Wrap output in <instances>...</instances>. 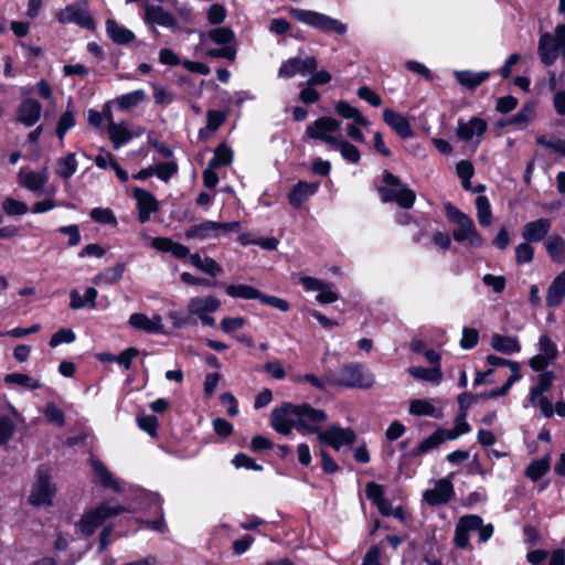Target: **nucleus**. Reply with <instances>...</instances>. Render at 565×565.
Listing matches in <instances>:
<instances>
[{"label":"nucleus","instance_id":"nucleus-1","mask_svg":"<svg viewBox=\"0 0 565 565\" xmlns=\"http://www.w3.org/2000/svg\"><path fill=\"white\" fill-rule=\"evenodd\" d=\"M328 419L323 409L315 408L307 403H285L273 409L270 425L279 434L288 436L296 428L301 435L321 431L320 425Z\"/></svg>","mask_w":565,"mask_h":565},{"label":"nucleus","instance_id":"nucleus-2","mask_svg":"<svg viewBox=\"0 0 565 565\" xmlns=\"http://www.w3.org/2000/svg\"><path fill=\"white\" fill-rule=\"evenodd\" d=\"M473 532L478 533L479 543H486L493 535L494 527L491 523L484 524L477 514L463 515L456 523L454 544L461 550H471L470 533Z\"/></svg>","mask_w":565,"mask_h":565},{"label":"nucleus","instance_id":"nucleus-3","mask_svg":"<svg viewBox=\"0 0 565 565\" xmlns=\"http://www.w3.org/2000/svg\"><path fill=\"white\" fill-rule=\"evenodd\" d=\"M328 384L351 388H371L375 379L372 372L365 370L359 363H350L341 366L327 375Z\"/></svg>","mask_w":565,"mask_h":565},{"label":"nucleus","instance_id":"nucleus-4","mask_svg":"<svg viewBox=\"0 0 565 565\" xmlns=\"http://www.w3.org/2000/svg\"><path fill=\"white\" fill-rule=\"evenodd\" d=\"M377 192L382 202H394L404 210L413 207L416 201L415 192L387 170L383 173V184L377 188Z\"/></svg>","mask_w":565,"mask_h":565},{"label":"nucleus","instance_id":"nucleus-5","mask_svg":"<svg viewBox=\"0 0 565 565\" xmlns=\"http://www.w3.org/2000/svg\"><path fill=\"white\" fill-rule=\"evenodd\" d=\"M289 12L297 21L323 33L344 35L348 32L345 23L324 13L299 8H291Z\"/></svg>","mask_w":565,"mask_h":565},{"label":"nucleus","instance_id":"nucleus-6","mask_svg":"<svg viewBox=\"0 0 565 565\" xmlns=\"http://www.w3.org/2000/svg\"><path fill=\"white\" fill-rule=\"evenodd\" d=\"M565 50V23H558L553 33L544 32L540 35L537 44V54L541 62L546 65H553L559 52Z\"/></svg>","mask_w":565,"mask_h":565},{"label":"nucleus","instance_id":"nucleus-7","mask_svg":"<svg viewBox=\"0 0 565 565\" xmlns=\"http://www.w3.org/2000/svg\"><path fill=\"white\" fill-rule=\"evenodd\" d=\"M448 217L457 224V228L454 230V239L458 243L468 241L469 245L479 248L483 245L484 241L478 233L473 220L454 207L451 204L447 205Z\"/></svg>","mask_w":565,"mask_h":565},{"label":"nucleus","instance_id":"nucleus-8","mask_svg":"<svg viewBox=\"0 0 565 565\" xmlns=\"http://www.w3.org/2000/svg\"><path fill=\"white\" fill-rule=\"evenodd\" d=\"M241 225L238 222H214L204 221L199 224L191 225L184 232L188 241H209L217 239L223 234L237 232Z\"/></svg>","mask_w":565,"mask_h":565},{"label":"nucleus","instance_id":"nucleus-9","mask_svg":"<svg viewBox=\"0 0 565 565\" xmlns=\"http://www.w3.org/2000/svg\"><path fill=\"white\" fill-rule=\"evenodd\" d=\"M124 512H126V508L122 505L110 507L108 503H102L95 509L85 512L76 526L83 534L92 535L96 529L105 522V520Z\"/></svg>","mask_w":565,"mask_h":565},{"label":"nucleus","instance_id":"nucleus-10","mask_svg":"<svg viewBox=\"0 0 565 565\" xmlns=\"http://www.w3.org/2000/svg\"><path fill=\"white\" fill-rule=\"evenodd\" d=\"M225 291L232 298H241L245 300L258 299L263 303L274 307L281 312H287L290 309L289 302L287 300L276 296L265 295L249 285H227Z\"/></svg>","mask_w":565,"mask_h":565},{"label":"nucleus","instance_id":"nucleus-11","mask_svg":"<svg viewBox=\"0 0 565 565\" xmlns=\"http://www.w3.org/2000/svg\"><path fill=\"white\" fill-rule=\"evenodd\" d=\"M60 23H74L83 29L95 30V22L87 11V0L66 6L56 13Z\"/></svg>","mask_w":565,"mask_h":565},{"label":"nucleus","instance_id":"nucleus-12","mask_svg":"<svg viewBox=\"0 0 565 565\" xmlns=\"http://www.w3.org/2000/svg\"><path fill=\"white\" fill-rule=\"evenodd\" d=\"M340 128L341 122L339 120L323 116L307 126L306 136L310 139L323 141L331 147L339 138V136H334V134L339 132Z\"/></svg>","mask_w":565,"mask_h":565},{"label":"nucleus","instance_id":"nucleus-13","mask_svg":"<svg viewBox=\"0 0 565 565\" xmlns=\"http://www.w3.org/2000/svg\"><path fill=\"white\" fill-rule=\"evenodd\" d=\"M55 494L56 487L51 481V477L46 471L39 469L36 472V481L29 495L30 504L34 507L52 505Z\"/></svg>","mask_w":565,"mask_h":565},{"label":"nucleus","instance_id":"nucleus-14","mask_svg":"<svg viewBox=\"0 0 565 565\" xmlns=\"http://www.w3.org/2000/svg\"><path fill=\"white\" fill-rule=\"evenodd\" d=\"M318 440L332 447L334 450H340L343 446H351L355 443L356 435L351 428H343L339 425H331L327 429H321L318 433Z\"/></svg>","mask_w":565,"mask_h":565},{"label":"nucleus","instance_id":"nucleus-15","mask_svg":"<svg viewBox=\"0 0 565 565\" xmlns=\"http://www.w3.org/2000/svg\"><path fill=\"white\" fill-rule=\"evenodd\" d=\"M105 115L108 120V137L115 149H119L127 145L132 138L140 137L143 134V129L141 128L131 130L125 121L115 122L109 109Z\"/></svg>","mask_w":565,"mask_h":565},{"label":"nucleus","instance_id":"nucleus-16","mask_svg":"<svg viewBox=\"0 0 565 565\" xmlns=\"http://www.w3.org/2000/svg\"><path fill=\"white\" fill-rule=\"evenodd\" d=\"M318 67V61L313 56L305 58L300 56L290 57L284 61L278 68V76L281 78H291L296 75H307L315 72Z\"/></svg>","mask_w":565,"mask_h":565},{"label":"nucleus","instance_id":"nucleus-17","mask_svg":"<svg viewBox=\"0 0 565 565\" xmlns=\"http://www.w3.org/2000/svg\"><path fill=\"white\" fill-rule=\"evenodd\" d=\"M365 494L366 498L371 500L374 505H376L382 515L388 516L393 514L396 519H404L403 508L397 507L393 511L391 502L385 499L383 486L375 483L373 481L367 482L365 487Z\"/></svg>","mask_w":565,"mask_h":565},{"label":"nucleus","instance_id":"nucleus-18","mask_svg":"<svg viewBox=\"0 0 565 565\" xmlns=\"http://www.w3.org/2000/svg\"><path fill=\"white\" fill-rule=\"evenodd\" d=\"M454 473H450L446 478L439 479L433 489H427L423 493L424 500L430 505L446 504L455 495L454 486L451 478Z\"/></svg>","mask_w":565,"mask_h":565},{"label":"nucleus","instance_id":"nucleus-19","mask_svg":"<svg viewBox=\"0 0 565 565\" xmlns=\"http://www.w3.org/2000/svg\"><path fill=\"white\" fill-rule=\"evenodd\" d=\"M42 105L32 97H25L18 106L15 120L26 128L33 127L41 118Z\"/></svg>","mask_w":565,"mask_h":565},{"label":"nucleus","instance_id":"nucleus-20","mask_svg":"<svg viewBox=\"0 0 565 565\" xmlns=\"http://www.w3.org/2000/svg\"><path fill=\"white\" fill-rule=\"evenodd\" d=\"M134 198L137 201L138 220L140 223H146L150 220L152 213L158 212L159 202L153 194L141 188H134Z\"/></svg>","mask_w":565,"mask_h":565},{"label":"nucleus","instance_id":"nucleus-21","mask_svg":"<svg viewBox=\"0 0 565 565\" xmlns=\"http://www.w3.org/2000/svg\"><path fill=\"white\" fill-rule=\"evenodd\" d=\"M220 307L221 301L215 296H195L189 299L186 311L191 316L201 317L205 313L216 312Z\"/></svg>","mask_w":565,"mask_h":565},{"label":"nucleus","instance_id":"nucleus-22","mask_svg":"<svg viewBox=\"0 0 565 565\" xmlns=\"http://www.w3.org/2000/svg\"><path fill=\"white\" fill-rule=\"evenodd\" d=\"M488 124L479 117H472L468 121L459 119L456 128L458 138L462 141H470L473 137H479L487 131Z\"/></svg>","mask_w":565,"mask_h":565},{"label":"nucleus","instance_id":"nucleus-23","mask_svg":"<svg viewBox=\"0 0 565 565\" xmlns=\"http://www.w3.org/2000/svg\"><path fill=\"white\" fill-rule=\"evenodd\" d=\"M49 181L47 169L42 171H26L21 169L18 173V182L20 185L31 192H40Z\"/></svg>","mask_w":565,"mask_h":565},{"label":"nucleus","instance_id":"nucleus-24","mask_svg":"<svg viewBox=\"0 0 565 565\" xmlns=\"http://www.w3.org/2000/svg\"><path fill=\"white\" fill-rule=\"evenodd\" d=\"M143 20L150 25L164 28H174L175 25L173 15L160 6L146 4Z\"/></svg>","mask_w":565,"mask_h":565},{"label":"nucleus","instance_id":"nucleus-25","mask_svg":"<svg viewBox=\"0 0 565 565\" xmlns=\"http://www.w3.org/2000/svg\"><path fill=\"white\" fill-rule=\"evenodd\" d=\"M383 120L401 138L413 137V130L407 118L392 109L383 110Z\"/></svg>","mask_w":565,"mask_h":565},{"label":"nucleus","instance_id":"nucleus-26","mask_svg":"<svg viewBox=\"0 0 565 565\" xmlns=\"http://www.w3.org/2000/svg\"><path fill=\"white\" fill-rule=\"evenodd\" d=\"M551 221L548 218H539L524 225L522 237L524 241L534 243L542 241L551 230Z\"/></svg>","mask_w":565,"mask_h":565},{"label":"nucleus","instance_id":"nucleus-27","mask_svg":"<svg viewBox=\"0 0 565 565\" xmlns=\"http://www.w3.org/2000/svg\"><path fill=\"white\" fill-rule=\"evenodd\" d=\"M128 322L132 328L148 333L160 332L163 328L160 315H153L152 318H148L145 313H132Z\"/></svg>","mask_w":565,"mask_h":565},{"label":"nucleus","instance_id":"nucleus-28","mask_svg":"<svg viewBox=\"0 0 565 565\" xmlns=\"http://www.w3.org/2000/svg\"><path fill=\"white\" fill-rule=\"evenodd\" d=\"M151 246L157 250L171 253L175 258L183 259L190 258V248L181 243L173 242L168 237H154L151 241Z\"/></svg>","mask_w":565,"mask_h":565},{"label":"nucleus","instance_id":"nucleus-29","mask_svg":"<svg viewBox=\"0 0 565 565\" xmlns=\"http://www.w3.org/2000/svg\"><path fill=\"white\" fill-rule=\"evenodd\" d=\"M191 265L198 270L209 275L210 277H217L223 274L222 266L212 257H202L199 253L190 255Z\"/></svg>","mask_w":565,"mask_h":565},{"label":"nucleus","instance_id":"nucleus-30","mask_svg":"<svg viewBox=\"0 0 565 565\" xmlns=\"http://www.w3.org/2000/svg\"><path fill=\"white\" fill-rule=\"evenodd\" d=\"M491 348L497 352L503 354H513L521 351V344L516 337L514 335H502L495 333L491 337Z\"/></svg>","mask_w":565,"mask_h":565},{"label":"nucleus","instance_id":"nucleus-31","mask_svg":"<svg viewBox=\"0 0 565 565\" xmlns=\"http://www.w3.org/2000/svg\"><path fill=\"white\" fill-rule=\"evenodd\" d=\"M565 297V270L559 273L546 292V305L548 307H557Z\"/></svg>","mask_w":565,"mask_h":565},{"label":"nucleus","instance_id":"nucleus-32","mask_svg":"<svg viewBox=\"0 0 565 565\" xmlns=\"http://www.w3.org/2000/svg\"><path fill=\"white\" fill-rule=\"evenodd\" d=\"M317 190L318 184L316 183L298 182L288 195L289 203L294 207H299L306 200L313 195Z\"/></svg>","mask_w":565,"mask_h":565},{"label":"nucleus","instance_id":"nucleus-33","mask_svg":"<svg viewBox=\"0 0 565 565\" xmlns=\"http://www.w3.org/2000/svg\"><path fill=\"white\" fill-rule=\"evenodd\" d=\"M454 76L458 83L468 89H475L486 82L490 74L488 72L455 71Z\"/></svg>","mask_w":565,"mask_h":565},{"label":"nucleus","instance_id":"nucleus-34","mask_svg":"<svg viewBox=\"0 0 565 565\" xmlns=\"http://www.w3.org/2000/svg\"><path fill=\"white\" fill-rule=\"evenodd\" d=\"M10 412L13 419L7 416H0V446L7 444L11 439L15 429V423L24 422L23 417L13 406H10Z\"/></svg>","mask_w":565,"mask_h":565},{"label":"nucleus","instance_id":"nucleus-35","mask_svg":"<svg viewBox=\"0 0 565 565\" xmlns=\"http://www.w3.org/2000/svg\"><path fill=\"white\" fill-rule=\"evenodd\" d=\"M106 32L115 43L120 45L128 44L135 40V34L130 30L111 19L106 21Z\"/></svg>","mask_w":565,"mask_h":565},{"label":"nucleus","instance_id":"nucleus-36","mask_svg":"<svg viewBox=\"0 0 565 565\" xmlns=\"http://www.w3.org/2000/svg\"><path fill=\"white\" fill-rule=\"evenodd\" d=\"M90 463H92L93 471H94L98 482L104 488H110L111 490H114L116 492L120 491V486H119L118 481L115 480L113 475L107 470V468L105 467V465L102 461H99L97 459H93L90 461Z\"/></svg>","mask_w":565,"mask_h":565},{"label":"nucleus","instance_id":"nucleus-37","mask_svg":"<svg viewBox=\"0 0 565 565\" xmlns=\"http://www.w3.org/2000/svg\"><path fill=\"white\" fill-rule=\"evenodd\" d=\"M409 413L415 416H431L435 418L443 417L441 408L436 407L428 399H413L409 403Z\"/></svg>","mask_w":565,"mask_h":565},{"label":"nucleus","instance_id":"nucleus-38","mask_svg":"<svg viewBox=\"0 0 565 565\" xmlns=\"http://www.w3.org/2000/svg\"><path fill=\"white\" fill-rule=\"evenodd\" d=\"M331 147L338 150L341 157L350 163L355 164L361 160L360 150L353 143L345 140L341 135H339V138Z\"/></svg>","mask_w":565,"mask_h":565},{"label":"nucleus","instance_id":"nucleus-39","mask_svg":"<svg viewBox=\"0 0 565 565\" xmlns=\"http://www.w3.org/2000/svg\"><path fill=\"white\" fill-rule=\"evenodd\" d=\"M407 372L416 380H422L434 384H439L443 380V372L440 366H433L429 369L423 366H413L409 367Z\"/></svg>","mask_w":565,"mask_h":565},{"label":"nucleus","instance_id":"nucleus-40","mask_svg":"<svg viewBox=\"0 0 565 565\" xmlns=\"http://www.w3.org/2000/svg\"><path fill=\"white\" fill-rule=\"evenodd\" d=\"M334 108L338 115L344 119L361 124L364 126V128L370 125V121L361 114L358 108L351 106L344 100L338 102Z\"/></svg>","mask_w":565,"mask_h":565},{"label":"nucleus","instance_id":"nucleus-41","mask_svg":"<svg viewBox=\"0 0 565 565\" xmlns=\"http://www.w3.org/2000/svg\"><path fill=\"white\" fill-rule=\"evenodd\" d=\"M535 105L533 103H526L518 114L513 115L509 120L508 125H514L518 129H524L535 118Z\"/></svg>","mask_w":565,"mask_h":565},{"label":"nucleus","instance_id":"nucleus-42","mask_svg":"<svg viewBox=\"0 0 565 565\" xmlns=\"http://www.w3.org/2000/svg\"><path fill=\"white\" fill-rule=\"evenodd\" d=\"M233 158L234 153L232 149L226 143H221L215 148L213 158L207 164L215 169L227 167L232 164Z\"/></svg>","mask_w":565,"mask_h":565},{"label":"nucleus","instance_id":"nucleus-43","mask_svg":"<svg viewBox=\"0 0 565 565\" xmlns=\"http://www.w3.org/2000/svg\"><path fill=\"white\" fill-rule=\"evenodd\" d=\"M555 374L552 371H544L539 376V383L531 387L529 401H535L541 395H544L553 385Z\"/></svg>","mask_w":565,"mask_h":565},{"label":"nucleus","instance_id":"nucleus-44","mask_svg":"<svg viewBox=\"0 0 565 565\" xmlns=\"http://www.w3.org/2000/svg\"><path fill=\"white\" fill-rule=\"evenodd\" d=\"M76 170L77 161L74 153H68L56 161L55 173L64 180L71 179Z\"/></svg>","mask_w":565,"mask_h":565},{"label":"nucleus","instance_id":"nucleus-45","mask_svg":"<svg viewBox=\"0 0 565 565\" xmlns=\"http://www.w3.org/2000/svg\"><path fill=\"white\" fill-rule=\"evenodd\" d=\"M546 250L551 258L558 263H565V241L558 236H551L545 243Z\"/></svg>","mask_w":565,"mask_h":565},{"label":"nucleus","instance_id":"nucleus-46","mask_svg":"<svg viewBox=\"0 0 565 565\" xmlns=\"http://www.w3.org/2000/svg\"><path fill=\"white\" fill-rule=\"evenodd\" d=\"M478 222L481 226L488 227L492 224L491 204L487 196L479 195L476 199Z\"/></svg>","mask_w":565,"mask_h":565},{"label":"nucleus","instance_id":"nucleus-47","mask_svg":"<svg viewBox=\"0 0 565 565\" xmlns=\"http://www.w3.org/2000/svg\"><path fill=\"white\" fill-rule=\"evenodd\" d=\"M207 38L215 44L222 46H232L235 40V33L231 28L220 26L209 31Z\"/></svg>","mask_w":565,"mask_h":565},{"label":"nucleus","instance_id":"nucleus-48","mask_svg":"<svg viewBox=\"0 0 565 565\" xmlns=\"http://www.w3.org/2000/svg\"><path fill=\"white\" fill-rule=\"evenodd\" d=\"M4 382L8 384H15L30 391H34L42 387V384L32 376L23 373H11L7 374Z\"/></svg>","mask_w":565,"mask_h":565},{"label":"nucleus","instance_id":"nucleus-49","mask_svg":"<svg viewBox=\"0 0 565 565\" xmlns=\"http://www.w3.org/2000/svg\"><path fill=\"white\" fill-rule=\"evenodd\" d=\"M76 124L75 120V110L71 103L68 104L67 109L61 115L57 126H56V136L60 140L64 139L66 132L72 129Z\"/></svg>","mask_w":565,"mask_h":565},{"label":"nucleus","instance_id":"nucleus-50","mask_svg":"<svg viewBox=\"0 0 565 565\" xmlns=\"http://www.w3.org/2000/svg\"><path fill=\"white\" fill-rule=\"evenodd\" d=\"M146 97L147 94L143 89H136L119 96L116 102L120 109H129L139 105Z\"/></svg>","mask_w":565,"mask_h":565},{"label":"nucleus","instance_id":"nucleus-51","mask_svg":"<svg viewBox=\"0 0 565 565\" xmlns=\"http://www.w3.org/2000/svg\"><path fill=\"white\" fill-rule=\"evenodd\" d=\"M550 469V462L547 458L534 460L529 465L525 470V476L533 481L541 479Z\"/></svg>","mask_w":565,"mask_h":565},{"label":"nucleus","instance_id":"nucleus-52","mask_svg":"<svg viewBox=\"0 0 565 565\" xmlns=\"http://www.w3.org/2000/svg\"><path fill=\"white\" fill-rule=\"evenodd\" d=\"M125 271V264L118 263L115 266L106 269L104 273L98 275L94 282L98 284L100 281L105 284H114L122 278Z\"/></svg>","mask_w":565,"mask_h":565},{"label":"nucleus","instance_id":"nucleus-53","mask_svg":"<svg viewBox=\"0 0 565 565\" xmlns=\"http://www.w3.org/2000/svg\"><path fill=\"white\" fill-rule=\"evenodd\" d=\"M2 210L10 216H18L24 215L29 211V207L22 201L12 198H6L2 201Z\"/></svg>","mask_w":565,"mask_h":565},{"label":"nucleus","instance_id":"nucleus-54","mask_svg":"<svg viewBox=\"0 0 565 565\" xmlns=\"http://www.w3.org/2000/svg\"><path fill=\"white\" fill-rule=\"evenodd\" d=\"M43 414L50 423H52L58 427L64 426V424H65L64 413L54 403L46 404V406L43 411Z\"/></svg>","mask_w":565,"mask_h":565},{"label":"nucleus","instance_id":"nucleus-55","mask_svg":"<svg viewBox=\"0 0 565 565\" xmlns=\"http://www.w3.org/2000/svg\"><path fill=\"white\" fill-rule=\"evenodd\" d=\"M75 340H76V334L74 333V331L71 329L63 328V329H60L58 331H56L51 337L49 344L51 348H56L63 343H67V344L73 343Z\"/></svg>","mask_w":565,"mask_h":565},{"label":"nucleus","instance_id":"nucleus-56","mask_svg":"<svg viewBox=\"0 0 565 565\" xmlns=\"http://www.w3.org/2000/svg\"><path fill=\"white\" fill-rule=\"evenodd\" d=\"M539 350V354L544 355V358H548L552 361H554L558 355V351L555 343L547 335L540 337Z\"/></svg>","mask_w":565,"mask_h":565},{"label":"nucleus","instance_id":"nucleus-57","mask_svg":"<svg viewBox=\"0 0 565 565\" xmlns=\"http://www.w3.org/2000/svg\"><path fill=\"white\" fill-rule=\"evenodd\" d=\"M534 256V248L530 245V242H524L515 247V260L518 264H529L532 262Z\"/></svg>","mask_w":565,"mask_h":565},{"label":"nucleus","instance_id":"nucleus-58","mask_svg":"<svg viewBox=\"0 0 565 565\" xmlns=\"http://www.w3.org/2000/svg\"><path fill=\"white\" fill-rule=\"evenodd\" d=\"M154 174L162 181L168 182L177 173L178 164L174 161L162 162L154 168Z\"/></svg>","mask_w":565,"mask_h":565},{"label":"nucleus","instance_id":"nucleus-59","mask_svg":"<svg viewBox=\"0 0 565 565\" xmlns=\"http://www.w3.org/2000/svg\"><path fill=\"white\" fill-rule=\"evenodd\" d=\"M137 424L140 429L149 434L151 437L157 436L158 419L152 415L138 416Z\"/></svg>","mask_w":565,"mask_h":565},{"label":"nucleus","instance_id":"nucleus-60","mask_svg":"<svg viewBox=\"0 0 565 565\" xmlns=\"http://www.w3.org/2000/svg\"><path fill=\"white\" fill-rule=\"evenodd\" d=\"M440 445V439L438 438V435L436 430L429 435L427 438H425L417 447L414 449L413 454L415 456H422L429 450L438 447Z\"/></svg>","mask_w":565,"mask_h":565},{"label":"nucleus","instance_id":"nucleus-61","mask_svg":"<svg viewBox=\"0 0 565 565\" xmlns=\"http://www.w3.org/2000/svg\"><path fill=\"white\" fill-rule=\"evenodd\" d=\"M237 50L235 46H222L220 49H210L206 51V55L213 58H226L230 62H234L236 58Z\"/></svg>","mask_w":565,"mask_h":565},{"label":"nucleus","instance_id":"nucleus-62","mask_svg":"<svg viewBox=\"0 0 565 565\" xmlns=\"http://www.w3.org/2000/svg\"><path fill=\"white\" fill-rule=\"evenodd\" d=\"M90 217L102 224H115L116 217L110 209L95 207L90 211Z\"/></svg>","mask_w":565,"mask_h":565},{"label":"nucleus","instance_id":"nucleus-63","mask_svg":"<svg viewBox=\"0 0 565 565\" xmlns=\"http://www.w3.org/2000/svg\"><path fill=\"white\" fill-rule=\"evenodd\" d=\"M479 340V333L476 329L463 328L462 337L460 340V347L465 350L472 349L477 345Z\"/></svg>","mask_w":565,"mask_h":565},{"label":"nucleus","instance_id":"nucleus-64","mask_svg":"<svg viewBox=\"0 0 565 565\" xmlns=\"http://www.w3.org/2000/svg\"><path fill=\"white\" fill-rule=\"evenodd\" d=\"M316 300L319 303H333L339 300V295L334 290H332L331 285L324 282L323 288L318 291Z\"/></svg>","mask_w":565,"mask_h":565}]
</instances>
